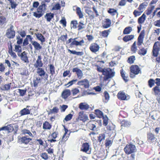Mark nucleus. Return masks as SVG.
Instances as JSON below:
<instances>
[{
	"instance_id": "obj_55",
	"label": "nucleus",
	"mask_w": 160,
	"mask_h": 160,
	"mask_svg": "<svg viewBox=\"0 0 160 160\" xmlns=\"http://www.w3.org/2000/svg\"><path fill=\"white\" fill-rule=\"evenodd\" d=\"M89 125V128L91 130L94 131L96 129V126L93 123H90Z\"/></svg>"
},
{
	"instance_id": "obj_63",
	"label": "nucleus",
	"mask_w": 160,
	"mask_h": 160,
	"mask_svg": "<svg viewBox=\"0 0 160 160\" xmlns=\"http://www.w3.org/2000/svg\"><path fill=\"white\" fill-rule=\"evenodd\" d=\"M72 114H69L66 116L64 120L66 121H69L72 119Z\"/></svg>"
},
{
	"instance_id": "obj_51",
	"label": "nucleus",
	"mask_w": 160,
	"mask_h": 160,
	"mask_svg": "<svg viewBox=\"0 0 160 160\" xmlns=\"http://www.w3.org/2000/svg\"><path fill=\"white\" fill-rule=\"evenodd\" d=\"M77 38H74L73 39V41L70 44V46L71 47H72L74 45H75L76 46H78L77 40Z\"/></svg>"
},
{
	"instance_id": "obj_23",
	"label": "nucleus",
	"mask_w": 160,
	"mask_h": 160,
	"mask_svg": "<svg viewBox=\"0 0 160 160\" xmlns=\"http://www.w3.org/2000/svg\"><path fill=\"white\" fill-rule=\"evenodd\" d=\"M32 44L34 47L35 50H39L42 48V46L40 44L36 41L33 42Z\"/></svg>"
},
{
	"instance_id": "obj_54",
	"label": "nucleus",
	"mask_w": 160,
	"mask_h": 160,
	"mask_svg": "<svg viewBox=\"0 0 160 160\" xmlns=\"http://www.w3.org/2000/svg\"><path fill=\"white\" fill-rule=\"evenodd\" d=\"M85 26L84 24L83 23L81 22H80L78 26V30H80L84 28H85Z\"/></svg>"
},
{
	"instance_id": "obj_17",
	"label": "nucleus",
	"mask_w": 160,
	"mask_h": 160,
	"mask_svg": "<svg viewBox=\"0 0 160 160\" xmlns=\"http://www.w3.org/2000/svg\"><path fill=\"white\" fill-rule=\"evenodd\" d=\"M46 5L44 2H42L41 5L39 6L37 9V10L39 12H42L44 13V12L46 10Z\"/></svg>"
},
{
	"instance_id": "obj_4",
	"label": "nucleus",
	"mask_w": 160,
	"mask_h": 160,
	"mask_svg": "<svg viewBox=\"0 0 160 160\" xmlns=\"http://www.w3.org/2000/svg\"><path fill=\"white\" fill-rule=\"evenodd\" d=\"M13 28V26L11 25L10 28L7 30L6 35L8 38H13L15 36V32Z\"/></svg>"
},
{
	"instance_id": "obj_13",
	"label": "nucleus",
	"mask_w": 160,
	"mask_h": 160,
	"mask_svg": "<svg viewBox=\"0 0 160 160\" xmlns=\"http://www.w3.org/2000/svg\"><path fill=\"white\" fill-rule=\"evenodd\" d=\"M131 72L135 75L138 74L140 71V69L137 65H133L130 68Z\"/></svg>"
},
{
	"instance_id": "obj_5",
	"label": "nucleus",
	"mask_w": 160,
	"mask_h": 160,
	"mask_svg": "<svg viewBox=\"0 0 160 160\" xmlns=\"http://www.w3.org/2000/svg\"><path fill=\"white\" fill-rule=\"evenodd\" d=\"M118 99L121 100H128L130 98V96L123 92L120 91L117 94Z\"/></svg>"
},
{
	"instance_id": "obj_46",
	"label": "nucleus",
	"mask_w": 160,
	"mask_h": 160,
	"mask_svg": "<svg viewBox=\"0 0 160 160\" xmlns=\"http://www.w3.org/2000/svg\"><path fill=\"white\" fill-rule=\"evenodd\" d=\"M104 94L105 99L103 100V101L105 102H107L109 99L110 97L109 94L107 91L104 92Z\"/></svg>"
},
{
	"instance_id": "obj_57",
	"label": "nucleus",
	"mask_w": 160,
	"mask_h": 160,
	"mask_svg": "<svg viewBox=\"0 0 160 160\" xmlns=\"http://www.w3.org/2000/svg\"><path fill=\"white\" fill-rule=\"evenodd\" d=\"M72 92L73 95H75L79 92V90L77 88H74L72 90Z\"/></svg>"
},
{
	"instance_id": "obj_26",
	"label": "nucleus",
	"mask_w": 160,
	"mask_h": 160,
	"mask_svg": "<svg viewBox=\"0 0 160 160\" xmlns=\"http://www.w3.org/2000/svg\"><path fill=\"white\" fill-rule=\"evenodd\" d=\"M120 72L122 77L124 81L126 82H128V75L126 74V73H125V72L122 69L121 70Z\"/></svg>"
},
{
	"instance_id": "obj_11",
	"label": "nucleus",
	"mask_w": 160,
	"mask_h": 160,
	"mask_svg": "<svg viewBox=\"0 0 160 160\" xmlns=\"http://www.w3.org/2000/svg\"><path fill=\"white\" fill-rule=\"evenodd\" d=\"M78 119L83 122H85L88 120V117L87 115L84 114L83 111H81L79 113Z\"/></svg>"
},
{
	"instance_id": "obj_50",
	"label": "nucleus",
	"mask_w": 160,
	"mask_h": 160,
	"mask_svg": "<svg viewBox=\"0 0 160 160\" xmlns=\"http://www.w3.org/2000/svg\"><path fill=\"white\" fill-rule=\"evenodd\" d=\"M103 125L105 126H106L108 123V117L105 116L103 117Z\"/></svg>"
},
{
	"instance_id": "obj_38",
	"label": "nucleus",
	"mask_w": 160,
	"mask_h": 160,
	"mask_svg": "<svg viewBox=\"0 0 160 160\" xmlns=\"http://www.w3.org/2000/svg\"><path fill=\"white\" fill-rule=\"evenodd\" d=\"M48 66L49 68L50 73L52 76L55 73V68L52 64L49 65Z\"/></svg>"
},
{
	"instance_id": "obj_7",
	"label": "nucleus",
	"mask_w": 160,
	"mask_h": 160,
	"mask_svg": "<svg viewBox=\"0 0 160 160\" xmlns=\"http://www.w3.org/2000/svg\"><path fill=\"white\" fill-rule=\"evenodd\" d=\"M77 84L79 86H83L86 88H88L90 86L89 82L86 79H84L78 81Z\"/></svg>"
},
{
	"instance_id": "obj_32",
	"label": "nucleus",
	"mask_w": 160,
	"mask_h": 160,
	"mask_svg": "<svg viewBox=\"0 0 160 160\" xmlns=\"http://www.w3.org/2000/svg\"><path fill=\"white\" fill-rule=\"evenodd\" d=\"M9 2L10 5L11 6V8L12 9L15 8L18 5L16 3V1L17 0H6Z\"/></svg>"
},
{
	"instance_id": "obj_29",
	"label": "nucleus",
	"mask_w": 160,
	"mask_h": 160,
	"mask_svg": "<svg viewBox=\"0 0 160 160\" xmlns=\"http://www.w3.org/2000/svg\"><path fill=\"white\" fill-rule=\"evenodd\" d=\"M111 22L109 19L107 18L105 20V23L103 25V27L104 28H107L110 26Z\"/></svg>"
},
{
	"instance_id": "obj_8",
	"label": "nucleus",
	"mask_w": 160,
	"mask_h": 160,
	"mask_svg": "<svg viewBox=\"0 0 160 160\" xmlns=\"http://www.w3.org/2000/svg\"><path fill=\"white\" fill-rule=\"evenodd\" d=\"M19 142L21 143L27 144L30 141L32 140V138L28 137L27 135L20 137L19 138Z\"/></svg>"
},
{
	"instance_id": "obj_47",
	"label": "nucleus",
	"mask_w": 160,
	"mask_h": 160,
	"mask_svg": "<svg viewBox=\"0 0 160 160\" xmlns=\"http://www.w3.org/2000/svg\"><path fill=\"white\" fill-rule=\"evenodd\" d=\"M59 110V109L58 107H53L52 109L50 110V113L53 114L56 113L58 112Z\"/></svg>"
},
{
	"instance_id": "obj_12",
	"label": "nucleus",
	"mask_w": 160,
	"mask_h": 160,
	"mask_svg": "<svg viewBox=\"0 0 160 160\" xmlns=\"http://www.w3.org/2000/svg\"><path fill=\"white\" fill-rule=\"evenodd\" d=\"M73 72H76L78 78L79 79H81L83 78V73L82 71L78 68H73L72 70Z\"/></svg>"
},
{
	"instance_id": "obj_10",
	"label": "nucleus",
	"mask_w": 160,
	"mask_h": 160,
	"mask_svg": "<svg viewBox=\"0 0 160 160\" xmlns=\"http://www.w3.org/2000/svg\"><path fill=\"white\" fill-rule=\"evenodd\" d=\"M144 36V31L142 30L139 34L138 39V46H141L143 42V38Z\"/></svg>"
},
{
	"instance_id": "obj_37",
	"label": "nucleus",
	"mask_w": 160,
	"mask_h": 160,
	"mask_svg": "<svg viewBox=\"0 0 160 160\" xmlns=\"http://www.w3.org/2000/svg\"><path fill=\"white\" fill-rule=\"evenodd\" d=\"M95 112L96 115L99 118H102L104 116L103 112L100 110L96 109Z\"/></svg>"
},
{
	"instance_id": "obj_61",
	"label": "nucleus",
	"mask_w": 160,
	"mask_h": 160,
	"mask_svg": "<svg viewBox=\"0 0 160 160\" xmlns=\"http://www.w3.org/2000/svg\"><path fill=\"white\" fill-rule=\"evenodd\" d=\"M78 24V22L77 20L72 21L71 22V24L72 25V27L73 28H77Z\"/></svg>"
},
{
	"instance_id": "obj_30",
	"label": "nucleus",
	"mask_w": 160,
	"mask_h": 160,
	"mask_svg": "<svg viewBox=\"0 0 160 160\" xmlns=\"http://www.w3.org/2000/svg\"><path fill=\"white\" fill-rule=\"evenodd\" d=\"M76 13L78 15L80 18H82L83 17V15L81 9L79 7H78L76 8Z\"/></svg>"
},
{
	"instance_id": "obj_2",
	"label": "nucleus",
	"mask_w": 160,
	"mask_h": 160,
	"mask_svg": "<svg viewBox=\"0 0 160 160\" xmlns=\"http://www.w3.org/2000/svg\"><path fill=\"white\" fill-rule=\"evenodd\" d=\"M124 150L127 154H129L135 152L136 151V148L134 145H127L124 148Z\"/></svg>"
},
{
	"instance_id": "obj_42",
	"label": "nucleus",
	"mask_w": 160,
	"mask_h": 160,
	"mask_svg": "<svg viewBox=\"0 0 160 160\" xmlns=\"http://www.w3.org/2000/svg\"><path fill=\"white\" fill-rule=\"evenodd\" d=\"M108 12L112 16H114L118 14L117 10L113 8L109 9L108 11Z\"/></svg>"
},
{
	"instance_id": "obj_40",
	"label": "nucleus",
	"mask_w": 160,
	"mask_h": 160,
	"mask_svg": "<svg viewBox=\"0 0 160 160\" xmlns=\"http://www.w3.org/2000/svg\"><path fill=\"white\" fill-rule=\"evenodd\" d=\"M105 138V134L104 133H102L99 134L98 137V140L99 142L104 140Z\"/></svg>"
},
{
	"instance_id": "obj_3",
	"label": "nucleus",
	"mask_w": 160,
	"mask_h": 160,
	"mask_svg": "<svg viewBox=\"0 0 160 160\" xmlns=\"http://www.w3.org/2000/svg\"><path fill=\"white\" fill-rule=\"evenodd\" d=\"M160 50V43L158 42H156L153 45L152 50L153 55L157 57Z\"/></svg>"
},
{
	"instance_id": "obj_48",
	"label": "nucleus",
	"mask_w": 160,
	"mask_h": 160,
	"mask_svg": "<svg viewBox=\"0 0 160 160\" xmlns=\"http://www.w3.org/2000/svg\"><path fill=\"white\" fill-rule=\"evenodd\" d=\"M6 23V18L4 17H0V25H2L5 24Z\"/></svg>"
},
{
	"instance_id": "obj_44",
	"label": "nucleus",
	"mask_w": 160,
	"mask_h": 160,
	"mask_svg": "<svg viewBox=\"0 0 160 160\" xmlns=\"http://www.w3.org/2000/svg\"><path fill=\"white\" fill-rule=\"evenodd\" d=\"M147 50L146 49L143 48L140 49L138 52V53L140 55H145L147 53Z\"/></svg>"
},
{
	"instance_id": "obj_33",
	"label": "nucleus",
	"mask_w": 160,
	"mask_h": 160,
	"mask_svg": "<svg viewBox=\"0 0 160 160\" xmlns=\"http://www.w3.org/2000/svg\"><path fill=\"white\" fill-rule=\"evenodd\" d=\"M152 90L154 91V94L155 95H159L160 94V88L158 86H155L153 88Z\"/></svg>"
},
{
	"instance_id": "obj_60",
	"label": "nucleus",
	"mask_w": 160,
	"mask_h": 160,
	"mask_svg": "<svg viewBox=\"0 0 160 160\" xmlns=\"http://www.w3.org/2000/svg\"><path fill=\"white\" fill-rule=\"evenodd\" d=\"M40 155L42 158L44 160H47L48 159V156L46 153H42Z\"/></svg>"
},
{
	"instance_id": "obj_25",
	"label": "nucleus",
	"mask_w": 160,
	"mask_h": 160,
	"mask_svg": "<svg viewBox=\"0 0 160 160\" xmlns=\"http://www.w3.org/2000/svg\"><path fill=\"white\" fill-rule=\"evenodd\" d=\"M35 35L37 38L42 43L45 42V38L41 33H36Z\"/></svg>"
},
{
	"instance_id": "obj_43",
	"label": "nucleus",
	"mask_w": 160,
	"mask_h": 160,
	"mask_svg": "<svg viewBox=\"0 0 160 160\" xmlns=\"http://www.w3.org/2000/svg\"><path fill=\"white\" fill-rule=\"evenodd\" d=\"M147 5V4L144 2L142 3L139 5V7L138 8V9L139 11H143V10L145 8Z\"/></svg>"
},
{
	"instance_id": "obj_21",
	"label": "nucleus",
	"mask_w": 160,
	"mask_h": 160,
	"mask_svg": "<svg viewBox=\"0 0 160 160\" xmlns=\"http://www.w3.org/2000/svg\"><path fill=\"white\" fill-rule=\"evenodd\" d=\"M42 79V78L39 76H36L34 78L33 80L34 86V87H37L38 84L41 82Z\"/></svg>"
},
{
	"instance_id": "obj_19",
	"label": "nucleus",
	"mask_w": 160,
	"mask_h": 160,
	"mask_svg": "<svg viewBox=\"0 0 160 160\" xmlns=\"http://www.w3.org/2000/svg\"><path fill=\"white\" fill-rule=\"evenodd\" d=\"M154 135L150 133L148 134V140L150 142H153L156 141Z\"/></svg>"
},
{
	"instance_id": "obj_64",
	"label": "nucleus",
	"mask_w": 160,
	"mask_h": 160,
	"mask_svg": "<svg viewBox=\"0 0 160 160\" xmlns=\"http://www.w3.org/2000/svg\"><path fill=\"white\" fill-rule=\"evenodd\" d=\"M14 51L18 52H20L21 51V47L19 45H16L15 47V50Z\"/></svg>"
},
{
	"instance_id": "obj_14",
	"label": "nucleus",
	"mask_w": 160,
	"mask_h": 160,
	"mask_svg": "<svg viewBox=\"0 0 160 160\" xmlns=\"http://www.w3.org/2000/svg\"><path fill=\"white\" fill-rule=\"evenodd\" d=\"M89 48L92 52L95 53L99 50L100 47L98 44L96 43H93L90 46Z\"/></svg>"
},
{
	"instance_id": "obj_62",
	"label": "nucleus",
	"mask_w": 160,
	"mask_h": 160,
	"mask_svg": "<svg viewBox=\"0 0 160 160\" xmlns=\"http://www.w3.org/2000/svg\"><path fill=\"white\" fill-rule=\"evenodd\" d=\"M135 60V57L134 56L130 57L128 59V62L131 64L133 63Z\"/></svg>"
},
{
	"instance_id": "obj_9",
	"label": "nucleus",
	"mask_w": 160,
	"mask_h": 160,
	"mask_svg": "<svg viewBox=\"0 0 160 160\" xmlns=\"http://www.w3.org/2000/svg\"><path fill=\"white\" fill-rule=\"evenodd\" d=\"M42 56L41 55L38 56L36 62L34 64V66L36 68H41L43 66V64L41 60Z\"/></svg>"
},
{
	"instance_id": "obj_39",
	"label": "nucleus",
	"mask_w": 160,
	"mask_h": 160,
	"mask_svg": "<svg viewBox=\"0 0 160 160\" xmlns=\"http://www.w3.org/2000/svg\"><path fill=\"white\" fill-rule=\"evenodd\" d=\"M150 116L151 118L155 120L157 118V113L156 111H153L150 113Z\"/></svg>"
},
{
	"instance_id": "obj_56",
	"label": "nucleus",
	"mask_w": 160,
	"mask_h": 160,
	"mask_svg": "<svg viewBox=\"0 0 160 160\" xmlns=\"http://www.w3.org/2000/svg\"><path fill=\"white\" fill-rule=\"evenodd\" d=\"M8 52L10 55L13 58H16L17 56L16 53L14 52H13L12 50H9Z\"/></svg>"
},
{
	"instance_id": "obj_34",
	"label": "nucleus",
	"mask_w": 160,
	"mask_h": 160,
	"mask_svg": "<svg viewBox=\"0 0 160 160\" xmlns=\"http://www.w3.org/2000/svg\"><path fill=\"white\" fill-rule=\"evenodd\" d=\"M11 83H9L2 85L1 87V89L3 90H8L11 88Z\"/></svg>"
},
{
	"instance_id": "obj_41",
	"label": "nucleus",
	"mask_w": 160,
	"mask_h": 160,
	"mask_svg": "<svg viewBox=\"0 0 160 160\" xmlns=\"http://www.w3.org/2000/svg\"><path fill=\"white\" fill-rule=\"evenodd\" d=\"M155 80L151 78L148 81V85L150 88H152L154 85Z\"/></svg>"
},
{
	"instance_id": "obj_49",
	"label": "nucleus",
	"mask_w": 160,
	"mask_h": 160,
	"mask_svg": "<svg viewBox=\"0 0 160 160\" xmlns=\"http://www.w3.org/2000/svg\"><path fill=\"white\" fill-rule=\"evenodd\" d=\"M106 128L108 130L111 131L114 130L115 128V126L112 123L109 124L108 125H107Z\"/></svg>"
},
{
	"instance_id": "obj_22",
	"label": "nucleus",
	"mask_w": 160,
	"mask_h": 160,
	"mask_svg": "<svg viewBox=\"0 0 160 160\" xmlns=\"http://www.w3.org/2000/svg\"><path fill=\"white\" fill-rule=\"evenodd\" d=\"M79 108L81 110H87L89 108V106L85 102H82L79 104Z\"/></svg>"
},
{
	"instance_id": "obj_28",
	"label": "nucleus",
	"mask_w": 160,
	"mask_h": 160,
	"mask_svg": "<svg viewBox=\"0 0 160 160\" xmlns=\"http://www.w3.org/2000/svg\"><path fill=\"white\" fill-rule=\"evenodd\" d=\"M146 16L143 13L141 17H140L138 19V22L139 24H142L146 20Z\"/></svg>"
},
{
	"instance_id": "obj_36",
	"label": "nucleus",
	"mask_w": 160,
	"mask_h": 160,
	"mask_svg": "<svg viewBox=\"0 0 160 160\" xmlns=\"http://www.w3.org/2000/svg\"><path fill=\"white\" fill-rule=\"evenodd\" d=\"M132 30L131 27H128L126 28L124 30L123 33L124 34H127L130 33Z\"/></svg>"
},
{
	"instance_id": "obj_35",
	"label": "nucleus",
	"mask_w": 160,
	"mask_h": 160,
	"mask_svg": "<svg viewBox=\"0 0 160 160\" xmlns=\"http://www.w3.org/2000/svg\"><path fill=\"white\" fill-rule=\"evenodd\" d=\"M53 17V14L51 13H47L45 16V18L46 19L47 21L50 22Z\"/></svg>"
},
{
	"instance_id": "obj_24",
	"label": "nucleus",
	"mask_w": 160,
	"mask_h": 160,
	"mask_svg": "<svg viewBox=\"0 0 160 160\" xmlns=\"http://www.w3.org/2000/svg\"><path fill=\"white\" fill-rule=\"evenodd\" d=\"M22 134L26 135H27L28 137L30 138H33V135L30 132V131L27 129H23L22 131Z\"/></svg>"
},
{
	"instance_id": "obj_18",
	"label": "nucleus",
	"mask_w": 160,
	"mask_h": 160,
	"mask_svg": "<svg viewBox=\"0 0 160 160\" xmlns=\"http://www.w3.org/2000/svg\"><path fill=\"white\" fill-rule=\"evenodd\" d=\"M71 94L70 91L69 89H66L64 90L62 93V96L64 99L67 98Z\"/></svg>"
},
{
	"instance_id": "obj_45",
	"label": "nucleus",
	"mask_w": 160,
	"mask_h": 160,
	"mask_svg": "<svg viewBox=\"0 0 160 160\" xmlns=\"http://www.w3.org/2000/svg\"><path fill=\"white\" fill-rule=\"evenodd\" d=\"M43 14L42 13V12H39L37 10V12H33V15L36 18H39L42 16Z\"/></svg>"
},
{
	"instance_id": "obj_59",
	"label": "nucleus",
	"mask_w": 160,
	"mask_h": 160,
	"mask_svg": "<svg viewBox=\"0 0 160 160\" xmlns=\"http://www.w3.org/2000/svg\"><path fill=\"white\" fill-rule=\"evenodd\" d=\"M143 12V11H138L136 10H135L133 12V14L135 17H136L138 16H140Z\"/></svg>"
},
{
	"instance_id": "obj_58",
	"label": "nucleus",
	"mask_w": 160,
	"mask_h": 160,
	"mask_svg": "<svg viewBox=\"0 0 160 160\" xmlns=\"http://www.w3.org/2000/svg\"><path fill=\"white\" fill-rule=\"evenodd\" d=\"M77 81V79L73 80H71V81L69 82L67 84L65 85V86H67V85H69L68 86H67V87H68L69 86L72 85L73 84L75 83Z\"/></svg>"
},
{
	"instance_id": "obj_53",
	"label": "nucleus",
	"mask_w": 160,
	"mask_h": 160,
	"mask_svg": "<svg viewBox=\"0 0 160 160\" xmlns=\"http://www.w3.org/2000/svg\"><path fill=\"white\" fill-rule=\"evenodd\" d=\"M122 123L123 126L126 127H129L131 124V122L127 121H123Z\"/></svg>"
},
{
	"instance_id": "obj_15",
	"label": "nucleus",
	"mask_w": 160,
	"mask_h": 160,
	"mask_svg": "<svg viewBox=\"0 0 160 160\" xmlns=\"http://www.w3.org/2000/svg\"><path fill=\"white\" fill-rule=\"evenodd\" d=\"M20 56L21 59L24 62L26 63H28L29 62L28 57L27 56V54L25 51L23 52L21 54Z\"/></svg>"
},
{
	"instance_id": "obj_31",
	"label": "nucleus",
	"mask_w": 160,
	"mask_h": 160,
	"mask_svg": "<svg viewBox=\"0 0 160 160\" xmlns=\"http://www.w3.org/2000/svg\"><path fill=\"white\" fill-rule=\"evenodd\" d=\"M51 127V125L48 122L46 121L43 123L42 128L44 129H50Z\"/></svg>"
},
{
	"instance_id": "obj_1",
	"label": "nucleus",
	"mask_w": 160,
	"mask_h": 160,
	"mask_svg": "<svg viewBox=\"0 0 160 160\" xmlns=\"http://www.w3.org/2000/svg\"><path fill=\"white\" fill-rule=\"evenodd\" d=\"M102 73L105 76V79H107L112 78L115 75V72L109 68H104Z\"/></svg>"
},
{
	"instance_id": "obj_16",
	"label": "nucleus",
	"mask_w": 160,
	"mask_h": 160,
	"mask_svg": "<svg viewBox=\"0 0 160 160\" xmlns=\"http://www.w3.org/2000/svg\"><path fill=\"white\" fill-rule=\"evenodd\" d=\"M31 108L29 106H27L26 108L22 110L20 112L21 116L30 114Z\"/></svg>"
},
{
	"instance_id": "obj_20",
	"label": "nucleus",
	"mask_w": 160,
	"mask_h": 160,
	"mask_svg": "<svg viewBox=\"0 0 160 160\" xmlns=\"http://www.w3.org/2000/svg\"><path fill=\"white\" fill-rule=\"evenodd\" d=\"M89 149V145L88 143L86 142L83 144L81 148V150L82 151L89 153L88 152Z\"/></svg>"
},
{
	"instance_id": "obj_27",
	"label": "nucleus",
	"mask_w": 160,
	"mask_h": 160,
	"mask_svg": "<svg viewBox=\"0 0 160 160\" xmlns=\"http://www.w3.org/2000/svg\"><path fill=\"white\" fill-rule=\"evenodd\" d=\"M134 37V36L133 35H127L123 38V40L124 41L127 42L133 39Z\"/></svg>"
},
{
	"instance_id": "obj_52",
	"label": "nucleus",
	"mask_w": 160,
	"mask_h": 160,
	"mask_svg": "<svg viewBox=\"0 0 160 160\" xmlns=\"http://www.w3.org/2000/svg\"><path fill=\"white\" fill-rule=\"evenodd\" d=\"M110 32V31L109 30H104L102 32V35L103 37H107L108 36V35L109 34V33Z\"/></svg>"
},
{
	"instance_id": "obj_6",
	"label": "nucleus",
	"mask_w": 160,
	"mask_h": 160,
	"mask_svg": "<svg viewBox=\"0 0 160 160\" xmlns=\"http://www.w3.org/2000/svg\"><path fill=\"white\" fill-rule=\"evenodd\" d=\"M37 73L38 74V76L41 77V78L42 79H43V78H45L46 80H47L48 76V74L46 73L43 68H38L37 69Z\"/></svg>"
}]
</instances>
